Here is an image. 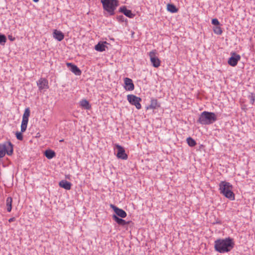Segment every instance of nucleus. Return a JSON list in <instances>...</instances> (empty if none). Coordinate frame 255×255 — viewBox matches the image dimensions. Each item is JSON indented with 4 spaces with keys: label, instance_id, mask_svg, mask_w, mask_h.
I'll return each instance as SVG.
<instances>
[{
    "label": "nucleus",
    "instance_id": "1",
    "mask_svg": "<svg viewBox=\"0 0 255 255\" xmlns=\"http://www.w3.org/2000/svg\"><path fill=\"white\" fill-rule=\"evenodd\" d=\"M234 239L230 237L217 239L215 241V250L221 254L230 252L234 248Z\"/></svg>",
    "mask_w": 255,
    "mask_h": 255
},
{
    "label": "nucleus",
    "instance_id": "2",
    "mask_svg": "<svg viewBox=\"0 0 255 255\" xmlns=\"http://www.w3.org/2000/svg\"><path fill=\"white\" fill-rule=\"evenodd\" d=\"M219 186L221 194L231 201L235 199V194L232 191L233 185L230 183L222 181L219 183Z\"/></svg>",
    "mask_w": 255,
    "mask_h": 255
},
{
    "label": "nucleus",
    "instance_id": "3",
    "mask_svg": "<svg viewBox=\"0 0 255 255\" xmlns=\"http://www.w3.org/2000/svg\"><path fill=\"white\" fill-rule=\"evenodd\" d=\"M217 120V116L214 113L204 111L199 116L197 122L202 125H209L213 124Z\"/></svg>",
    "mask_w": 255,
    "mask_h": 255
},
{
    "label": "nucleus",
    "instance_id": "4",
    "mask_svg": "<svg viewBox=\"0 0 255 255\" xmlns=\"http://www.w3.org/2000/svg\"><path fill=\"white\" fill-rule=\"evenodd\" d=\"M103 9L106 11L109 15L115 14V10L119 5V0H101Z\"/></svg>",
    "mask_w": 255,
    "mask_h": 255
},
{
    "label": "nucleus",
    "instance_id": "5",
    "mask_svg": "<svg viewBox=\"0 0 255 255\" xmlns=\"http://www.w3.org/2000/svg\"><path fill=\"white\" fill-rule=\"evenodd\" d=\"M13 151V145L10 142L0 143V158L3 157L6 153L11 155Z\"/></svg>",
    "mask_w": 255,
    "mask_h": 255
},
{
    "label": "nucleus",
    "instance_id": "6",
    "mask_svg": "<svg viewBox=\"0 0 255 255\" xmlns=\"http://www.w3.org/2000/svg\"><path fill=\"white\" fill-rule=\"evenodd\" d=\"M30 111L29 108L25 109L24 114L22 116V120L21 124V132H24L26 128L28 122L29 117L30 116Z\"/></svg>",
    "mask_w": 255,
    "mask_h": 255
},
{
    "label": "nucleus",
    "instance_id": "7",
    "mask_svg": "<svg viewBox=\"0 0 255 255\" xmlns=\"http://www.w3.org/2000/svg\"><path fill=\"white\" fill-rule=\"evenodd\" d=\"M127 100L131 105L135 106L137 109L139 110L141 108V105L140 103L141 101L140 98L131 94L127 96Z\"/></svg>",
    "mask_w": 255,
    "mask_h": 255
},
{
    "label": "nucleus",
    "instance_id": "8",
    "mask_svg": "<svg viewBox=\"0 0 255 255\" xmlns=\"http://www.w3.org/2000/svg\"><path fill=\"white\" fill-rule=\"evenodd\" d=\"M156 52L155 50H153L149 52L148 55L150 57V60L152 65L155 68H158L160 66L161 61L156 56Z\"/></svg>",
    "mask_w": 255,
    "mask_h": 255
},
{
    "label": "nucleus",
    "instance_id": "9",
    "mask_svg": "<svg viewBox=\"0 0 255 255\" xmlns=\"http://www.w3.org/2000/svg\"><path fill=\"white\" fill-rule=\"evenodd\" d=\"M240 59L241 56L235 52H233L232 53L231 57L229 58L228 63L230 65L235 67L237 65L238 62L240 60Z\"/></svg>",
    "mask_w": 255,
    "mask_h": 255
},
{
    "label": "nucleus",
    "instance_id": "10",
    "mask_svg": "<svg viewBox=\"0 0 255 255\" xmlns=\"http://www.w3.org/2000/svg\"><path fill=\"white\" fill-rule=\"evenodd\" d=\"M116 147L118 149V152L117 154V157L123 160L127 159L128 156L126 153L125 149L122 146L119 144H117Z\"/></svg>",
    "mask_w": 255,
    "mask_h": 255
},
{
    "label": "nucleus",
    "instance_id": "11",
    "mask_svg": "<svg viewBox=\"0 0 255 255\" xmlns=\"http://www.w3.org/2000/svg\"><path fill=\"white\" fill-rule=\"evenodd\" d=\"M110 207L113 209L116 214V215H117L118 217L119 216L122 218H124L127 217V214L124 210L117 207L116 206L113 204H111Z\"/></svg>",
    "mask_w": 255,
    "mask_h": 255
},
{
    "label": "nucleus",
    "instance_id": "12",
    "mask_svg": "<svg viewBox=\"0 0 255 255\" xmlns=\"http://www.w3.org/2000/svg\"><path fill=\"white\" fill-rule=\"evenodd\" d=\"M124 88L126 91H131L134 90V86L132 80L129 78H125L124 79Z\"/></svg>",
    "mask_w": 255,
    "mask_h": 255
},
{
    "label": "nucleus",
    "instance_id": "13",
    "mask_svg": "<svg viewBox=\"0 0 255 255\" xmlns=\"http://www.w3.org/2000/svg\"><path fill=\"white\" fill-rule=\"evenodd\" d=\"M119 11L123 13L129 18H133L135 16V14L133 13L131 10L128 9L125 5L121 6L119 9Z\"/></svg>",
    "mask_w": 255,
    "mask_h": 255
},
{
    "label": "nucleus",
    "instance_id": "14",
    "mask_svg": "<svg viewBox=\"0 0 255 255\" xmlns=\"http://www.w3.org/2000/svg\"><path fill=\"white\" fill-rule=\"evenodd\" d=\"M37 85L39 90H42L43 89H48V82L45 78H41L37 81Z\"/></svg>",
    "mask_w": 255,
    "mask_h": 255
},
{
    "label": "nucleus",
    "instance_id": "15",
    "mask_svg": "<svg viewBox=\"0 0 255 255\" xmlns=\"http://www.w3.org/2000/svg\"><path fill=\"white\" fill-rule=\"evenodd\" d=\"M68 67L69 68L70 70L77 76H80L82 72L81 70L76 65L72 63H67L66 64Z\"/></svg>",
    "mask_w": 255,
    "mask_h": 255
},
{
    "label": "nucleus",
    "instance_id": "16",
    "mask_svg": "<svg viewBox=\"0 0 255 255\" xmlns=\"http://www.w3.org/2000/svg\"><path fill=\"white\" fill-rule=\"evenodd\" d=\"M107 43L106 41L99 42L98 43L95 45V49L99 52H103L106 50L107 47L105 44Z\"/></svg>",
    "mask_w": 255,
    "mask_h": 255
},
{
    "label": "nucleus",
    "instance_id": "17",
    "mask_svg": "<svg viewBox=\"0 0 255 255\" xmlns=\"http://www.w3.org/2000/svg\"><path fill=\"white\" fill-rule=\"evenodd\" d=\"M113 219L119 225L124 226L126 225H128L129 223V221L127 222L125 220L119 218L116 215H113Z\"/></svg>",
    "mask_w": 255,
    "mask_h": 255
},
{
    "label": "nucleus",
    "instance_id": "18",
    "mask_svg": "<svg viewBox=\"0 0 255 255\" xmlns=\"http://www.w3.org/2000/svg\"><path fill=\"white\" fill-rule=\"evenodd\" d=\"M53 38L59 41H61L64 39V35L61 31H58L55 29L53 31Z\"/></svg>",
    "mask_w": 255,
    "mask_h": 255
},
{
    "label": "nucleus",
    "instance_id": "19",
    "mask_svg": "<svg viewBox=\"0 0 255 255\" xmlns=\"http://www.w3.org/2000/svg\"><path fill=\"white\" fill-rule=\"evenodd\" d=\"M60 187L69 190L71 188L72 184L66 180H62L59 183Z\"/></svg>",
    "mask_w": 255,
    "mask_h": 255
},
{
    "label": "nucleus",
    "instance_id": "20",
    "mask_svg": "<svg viewBox=\"0 0 255 255\" xmlns=\"http://www.w3.org/2000/svg\"><path fill=\"white\" fill-rule=\"evenodd\" d=\"M159 107L160 105L158 103L157 99L151 98L150 100V104L147 107L146 109L154 110Z\"/></svg>",
    "mask_w": 255,
    "mask_h": 255
},
{
    "label": "nucleus",
    "instance_id": "21",
    "mask_svg": "<svg viewBox=\"0 0 255 255\" xmlns=\"http://www.w3.org/2000/svg\"><path fill=\"white\" fill-rule=\"evenodd\" d=\"M79 105L85 110H90L91 108V106L89 102L86 99H82L79 102Z\"/></svg>",
    "mask_w": 255,
    "mask_h": 255
},
{
    "label": "nucleus",
    "instance_id": "22",
    "mask_svg": "<svg viewBox=\"0 0 255 255\" xmlns=\"http://www.w3.org/2000/svg\"><path fill=\"white\" fill-rule=\"evenodd\" d=\"M12 202V199L11 197H8L6 198V206L7 211L8 212H10L11 211Z\"/></svg>",
    "mask_w": 255,
    "mask_h": 255
},
{
    "label": "nucleus",
    "instance_id": "23",
    "mask_svg": "<svg viewBox=\"0 0 255 255\" xmlns=\"http://www.w3.org/2000/svg\"><path fill=\"white\" fill-rule=\"evenodd\" d=\"M45 156L49 159H52L55 156V152L51 150H46L45 152Z\"/></svg>",
    "mask_w": 255,
    "mask_h": 255
},
{
    "label": "nucleus",
    "instance_id": "24",
    "mask_svg": "<svg viewBox=\"0 0 255 255\" xmlns=\"http://www.w3.org/2000/svg\"><path fill=\"white\" fill-rule=\"evenodd\" d=\"M167 9L171 13L177 12L178 10V8L173 4H168L167 5Z\"/></svg>",
    "mask_w": 255,
    "mask_h": 255
},
{
    "label": "nucleus",
    "instance_id": "25",
    "mask_svg": "<svg viewBox=\"0 0 255 255\" xmlns=\"http://www.w3.org/2000/svg\"><path fill=\"white\" fill-rule=\"evenodd\" d=\"M214 32L217 35H221L223 31L221 26L219 25L214 26L213 28Z\"/></svg>",
    "mask_w": 255,
    "mask_h": 255
},
{
    "label": "nucleus",
    "instance_id": "26",
    "mask_svg": "<svg viewBox=\"0 0 255 255\" xmlns=\"http://www.w3.org/2000/svg\"><path fill=\"white\" fill-rule=\"evenodd\" d=\"M188 145L190 147H193L196 145V141L191 137H189L186 139Z\"/></svg>",
    "mask_w": 255,
    "mask_h": 255
},
{
    "label": "nucleus",
    "instance_id": "27",
    "mask_svg": "<svg viewBox=\"0 0 255 255\" xmlns=\"http://www.w3.org/2000/svg\"><path fill=\"white\" fill-rule=\"evenodd\" d=\"M6 42V37L5 35L0 33V44L3 45Z\"/></svg>",
    "mask_w": 255,
    "mask_h": 255
},
{
    "label": "nucleus",
    "instance_id": "28",
    "mask_svg": "<svg viewBox=\"0 0 255 255\" xmlns=\"http://www.w3.org/2000/svg\"><path fill=\"white\" fill-rule=\"evenodd\" d=\"M116 18H117V20L120 22H128L127 19L125 18V17L122 15H118L117 16Z\"/></svg>",
    "mask_w": 255,
    "mask_h": 255
},
{
    "label": "nucleus",
    "instance_id": "29",
    "mask_svg": "<svg viewBox=\"0 0 255 255\" xmlns=\"http://www.w3.org/2000/svg\"><path fill=\"white\" fill-rule=\"evenodd\" d=\"M249 99H250V103L253 105L255 101V94L251 93V94L249 96Z\"/></svg>",
    "mask_w": 255,
    "mask_h": 255
},
{
    "label": "nucleus",
    "instance_id": "30",
    "mask_svg": "<svg viewBox=\"0 0 255 255\" xmlns=\"http://www.w3.org/2000/svg\"><path fill=\"white\" fill-rule=\"evenodd\" d=\"M22 132H16L15 133L16 137L17 139L19 140H22L23 139V135L22 134Z\"/></svg>",
    "mask_w": 255,
    "mask_h": 255
},
{
    "label": "nucleus",
    "instance_id": "31",
    "mask_svg": "<svg viewBox=\"0 0 255 255\" xmlns=\"http://www.w3.org/2000/svg\"><path fill=\"white\" fill-rule=\"evenodd\" d=\"M211 23L212 24L214 25L215 26L219 25L220 24L219 20L217 18L212 19Z\"/></svg>",
    "mask_w": 255,
    "mask_h": 255
},
{
    "label": "nucleus",
    "instance_id": "32",
    "mask_svg": "<svg viewBox=\"0 0 255 255\" xmlns=\"http://www.w3.org/2000/svg\"><path fill=\"white\" fill-rule=\"evenodd\" d=\"M8 37V39L10 41H13L15 40V37H13L12 35L11 34H9L7 36Z\"/></svg>",
    "mask_w": 255,
    "mask_h": 255
},
{
    "label": "nucleus",
    "instance_id": "33",
    "mask_svg": "<svg viewBox=\"0 0 255 255\" xmlns=\"http://www.w3.org/2000/svg\"><path fill=\"white\" fill-rule=\"evenodd\" d=\"M14 220H15V218L14 217H12V218H11L8 219V222L9 223H11V222L14 221Z\"/></svg>",
    "mask_w": 255,
    "mask_h": 255
},
{
    "label": "nucleus",
    "instance_id": "34",
    "mask_svg": "<svg viewBox=\"0 0 255 255\" xmlns=\"http://www.w3.org/2000/svg\"><path fill=\"white\" fill-rule=\"evenodd\" d=\"M216 224H221V222H220V221H217V222H216Z\"/></svg>",
    "mask_w": 255,
    "mask_h": 255
},
{
    "label": "nucleus",
    "instance_id": "35",
    "mask_svg": "<svg viewBox=\"0 0 255 255\" xmlns=\"http://www.w3.org/2000/svg\"><path fill=\"white\" fill-rule=\"evenodd\" d=\"M33 0L34 2H37L39 1V0Z\"/></svg>",
    "mask_w": 255,
    "mask_h": 255
},
{
    "label": "nucleus",
    "instance_id": "36",
    "mask_svg": "<svg viewBox=\"0 0 255 255\" xmlns=\"http://www.w3.org/2000/svg\"><path fill=\"white\" fill-rule=\"evenodd\" d=\"M59 141H60V142H63V141H64V139H60V140H59Z\"/></svg>",
    "mask_w": 255,
    "mask_h": 255
}]
</instances>
